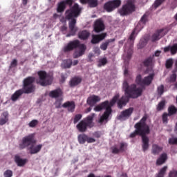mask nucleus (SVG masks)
I'll return each mask as SVG.
<instances>
[{
	"label": "nucleus",
	"instance_id": "nucleus-28",
	"mask_svg": "<svg viewBox=\"0 0 177 177\" xmlns=\"http://www.w3.org/2000/svg\"><path fill=\"white\" fill-rule=\"evenodd\" d=\"M171 52V55H176L177 53V44H174L172 46H168L164 48L165 53L167 52Z\"/></svg>",
	"mask_w": 177,
	"mask_h": 177
},
{
	"label": "nucleus",
	"instance_id": "nucleus-51",
	"mask_svg": "<svg viewBox=\"0 0 177 177\" xmlns=\"http://www.w3.org/2000/svg\"><path fill=\"white\" fill-rule=\"evenodd\" d=\"M158 95H161L164 93V85H160L158 87Z\"/></svg>",
	"mask_w": 177,
	"mask_h": 177
},
{
	"label": "nucleus",
	"instance_id": "nucleus-31",
	"mask_svg": "<svg viewBox=\"0 0 177 177\" xmlns=\"http://www.w3.org/2000/svg\"><path fill=\"white\" fill-rule=\"evenodd\" d=\"M167 159L168 156H167V153H162L156 160V165H162Z\"/></svg>",
	"mask_w": 177,
	"mask_h": 177
},
{
	"label": "nucleus",
	"instance_id": "nucleus-62",
	"mask_svg": "<svg viewBox=\"0 0 177 177\" xmlns=\"http://www.w3.org/2000/svg\"><path fill=\"white\" fill-rule=\"evenodd\" d=\"M87 177H96V176L93 174V173H91L87 176Z\"/></svg>",
	"mask_w": 177,
	"mask_h": 177
},
{
	"label": "nucleus",
	"instance_id": "nucleus-22",
	"mask_svg": "<svg viewBox=\"0 0 177 177\" xmlns=\"http://www.w3.org/2000/svg\"><path fill=\"white\" fill-rule=\"evenodd\" d=\"M26 93V91L22 88L17 90L11 96L10 100L12 102H17L20 97L23 95V94Z\"/></svg>",
	"mask_w": 177,
	"mask_h": 177
},
{
	"label": "nucleus",
	"instance_id": "nucleus-7",
	"mask_svg": "<svg viewBox=\"0 0 177 177\" xmlns=\"http://www.w3.org/2000/svg\"><path fill=\"white\" fill-rule=\"evenodd\" d=\"M135 3H136L135 0H127L126 3L119 10L120 16H129L133 12H136V5Z\"/></svg>",
	"mask_w": 177,
	"mask_h": 177
},
{
	"label": "nucleus",
	"instance_id": "nucleus-19",
	"mask_svg": "<svg viewBox=\"0 0 177 177\" xmlns=\"http://www.w3.org/2000/svg\"><path fill=\"white\" fill-rule=\"evenodd\" d=\"M107 37V33L104 32L99 35H92L91 44L93 45H96V44H100Z\"/></svg>",
	"mask_w": 177,
	"mask_h": 177
},
{
	"label": "nucleus",
	"instance_id": "nucleus-50",
	"mask_svg": "<svg viewBox=\"0 0 177 177\" xmlns=\"http://www.w3.org/2000/svg\"><path fill=\"white\" fill-rule=\"evenodd\" d=\"M17 66V59H15L11 62L9 68H13Z\"/></svg>",
	"mask_w": 177,
	"mask_h": 177
},
{
	"label": "nucleus",
	"instance_id": "nucleus-52",
	"mask_svg": "<svg viewBox=\"0 0 177 177\" xmlns=\"http://www.w3.org/2000/svg\"><path fill=\"white\" fill-rule=\"evenodd\" d=\"M93 136H94V138L99 139V138L102 136V133H100V131H95L93 133Z\"/></svg>",
	"mask_w": 177,
	"mask_h": 177
},
{
	"label": "nucleus",
	"instance_id": "nucleus-55",
	"mask_svg": "<svg viewBox=\"0 0 177 177\" xmlns=\"http://www.w3.org/2000/svg\"><path fill=\"white\" fill-rule=\"evenodd\" d=\"M56 109H60L62 107V102L59 100H57L55 103Z\"/></svg>",
	"mask_w": 177,
	"mask_h": 177
},
{
	"label": "nucleus",
	"instance_id": "nucleus-58",
	"mask_svg": "<svg viewBox=\"0 0 177 177\" xmlns=\"http://www.w3.org/2000/svg\"><path fill=\"white\" fill-rule=\"evenodd\" d=\"M160 55H161V51L160 50H156L155 52L154 56H156V57H158V56H160Z\"/></svg>",
	"mask_w": 177,
	"mask_h": 177
},
{
	"label": "nucleus",
	"instance_id": "nucleus-1",
	"mask_svg": "<svg viewBox=\"0 0 177 177\" xmlns=\"http://www.w3.org/2000/svg\"><path fill=\"white\" fill-rule=\"evenodd\" d=\"M81 13H82V7L80 6L78 3H75L72 7L66 10L65 17H62L60 19L61 23H66L67 20L69 21L68 27L71 33L68 34L66 37L75 35V32H77L78 30L75 26V24H77V19L81 16Z\"/></svg>",
	"mask_w": 177,
	"mask_h": 177
},
{
	"label": "nucleus",
	"instance_id": "nucleus-13",
	"mask_svg": "<svg viewBox=\"0 0 177 177\" xmlns=\"http://www.w3.org/2000/svg\"><path fill=\"white\" fill-rule=\"evenodd\" d=\"M74 0H64L58 3L57 12V13H63L64 10H66V8H67V5L71 8L73 6V3Z\"/></svg>",
	"mask_w": 177,
	"mask_h": 177
},
{
	"label": "nucleus",
	"instance_id": "nucleus-47",
	"mask_svg": "<svg viewBox=\"0 0 177 177\" xmlns=\"http://www.w3.org/2000/svg\"><path fill=\"white\" fill-rule=\"evenodd\" d=\"M165 2V0H156L153 6L154 8H158V6H160V5H162V3Z\"/></svg>",
	"mask_w": 177,
	"mask_h": 177
},
{
	"label": "nucleus",
	"instance_id": "nucleus-12",
	"mask_svg": "<svg viewBox=\"0 0 177 177\" xmlns=\"http://www.w3.org/2000/svg\"><path fill=\"white\" fill-rule=\"evenodd\" d=\"M120 6L121 0H113L105 3L104 5V9L106 10V12L110 13V12H113L114 9H117V8H119Z\"/></svg>",
	"mask_w": 177,
	"mask_h": 177
},
{
	"label": "nucleus",
	"instance_id": "nucleus-8",
	"mask_svg": "<svg viewBox=\"0 0 177 177\" xmlns=\"http://www.w3.org/2000/svg\"><path fill=\"white\" fill-rule=\"evenodd\" d=\"M34 82H35V77L29 76L24 79L22 90L26 94L32 93L35 91Z\"/></svg>",
	"mask_w": 177,
	"mask_h": 177
},
{
	"label": "nucleus",
	"instance_id": "nucleus-34",
	"mask_svg": "<svg viewBox=\"0 0 177 177\" xmlns=\"http://www.w3.org/2000/svg\"><path fill=\"white\" fill-rule=\"evenodd\" d=\"M162 151V147L154 144L152 145V154H154V156H157L158 154H160Z\"/></svg>",
	"mask_w": 177,
	"mask_h": 177
},
{
	"label": "nucleus",
	"instance_id": "nucleus-46",
	"mask_svg": "<svg viewBox=\"0 0 177 177\" xmlns=\"http://www.w3.org/2000/svg\"><path fill=\"white\" fill-rule=\"evenodd\" d=\"M30 128H35L37 125H38V120H32L28 124Z\"/></svg>",
	"mask_w": 177,
	"mask_h": 177
},
{
	"label": "nucleus",
	"instance_id": "nucleus-21",
	"mask_svg": "<svg viewBox=\"0 0 177 177\" xmlns=\"http://www.w3.org/2000/svg\"><path fill=\"white\" fill-rule=\"evenodd\" d=\"M129 99H132V97H129V95H122L121 98L118 101V107L119 109H122L124 106H127V103L129 102Z\"/></svg>",
	"mask_w": 177,
	"mask_h": 177
},
{
	"label": "nucleus",
	"instance_id": "nucleus-20",
	"mask_svg": "<svg viewBox=\"0 0 177 177\" xmlns=\"http://www.w3.org/2000/svg\"><path fill=\"white\" fill-rule=\"evenodd\" d=\"M98 102H100V97L93 95L87 98L86 103L90 106L91 107H93L96 103H98Z\"/></svg>",
	"mask_w": 177,
	"mask_h": 177
},
{
	"label": "nucleus",
	"instance_id": "nucleus-40",
	"mask_svg": "<svg viewBox=\"0 0 177 177\" xmlns=\"http://www.w3.org/2000/svg\"><path fill=\"white\" fill-rule=\"evenodd\" d=\"M164 107H165V100L160 101L156 108L157 111H161V110H164Z\"/></svg>",
	"mask_w": 177,
	"mask_h": 177
},
{
	"label": "nucleus",
	"instance_id": "nucleus-48",
	"mask_svg": "<svg viewBox=\"0 0 177 177\" xmlns=\"http://www.w3.org/2000/svg\"><path fill=\"white\" fill-rule=\"evenodd\" d=\"M81 118H82V115H81V114L75 115V118L73 119V123L77 124V122H78V121H80V120H81Z\"/></svg>",
	"mask_w": 177,
	"mask_h": 177
},
{
	"label": "nucleus",
	"instance_id": "nucleus-64",
	"mask_svg": "<svg viewBox=\"0 0 177 177\" xmlns=\"http://www.w3.org/2000/svg\"><path fill=\"white\" fill-rule=\"evenodd\" d=\"M174 89H177V82L174 84Z\"/></svg>",
	"mask_w": 177,
	"mask_h": 177
},
{
	"label": "nucleus",
	"instance_id": "nucleus-45",
	"mask_svg": "<svg viewBox=\"0 0 177 177\" xmlns=\"http://www.w3.org/2000/svg\"><path fill=\"white\" fill-rule=\"evenodd\" d=\"M3 176L4 177H12V176H13V171L10 169H7L6 171H4Z\"/></svg>",
	"mask_w": 177,
	"mask_h": 177
},
{
	"label": "nucleus",
	"instance_id": "nucleus-27",
	"mask_svg": "<svg viewBox=\"0 0 177 177\" xmlns=\"http://www.w3.org/2000/svg\"><path fill=\"white\" fill-rule=\"evenodd\" d=\"M42 149V144L35 146L32 145L30 147L28 148V150L30 151V154H37L41 151Z\"/></svg>",
	"mask_w": 177,
	"mask_h": 177
},
{
	"label": "nucleus",
	"instance_id": "nucleus-39",
	"mask_svg": "<svg viewBox=\"0 0 177 177\" xmlns=\"http://www.w3.org/2000/svg\"><path fill=\"white\" fill-rule=\"evenodd\" d=\"M63 66L64 68H70L73 66V61L71 59H65Z\"/></svg>",
	"mask_w": 177,
	"mask_h": 177
},
{
	"label": "nucleus",
	"instance_id": "nucleus-2",
	"mask_svg": "<svg viewBox=\"0 0 177 177\" xmlns=\"http://www.w3.org/2000/svg\"><path fill=\"white\" fill-rule=\"evenodd\" d=\"M147 121V115H145L142 118L135 124V131L131 133L129 138H133L136 136H141L142 141V150L146 151L149 149V137L146 135L150 133V126L146 122Z\"/></svg>",
	"mask_w": 177,
	"mask_h": 177
},
{
	"label": "nucleus",
	"instance_id": "nucleus-23",
	"mask_svg": "<svg viewBox=\"0 0 177 177\" xmlns=\"http://www.w3.org/2000/svg\"><path fill=\"white\" fill-rule=\"evenodd\" d=\"M81 82H82V77L80 76H75L71 79L69 85L71 88H74L75 86L80 85Z\"/></svg>",
	"mask_w": 177,
	"mask_h": 177
},
{
	"label": "nucleus",
	"instance_id": "nucleus-26",
	"mask_svg": "<svg viewBox=\"0 0 177 177\" xmlns=\"http://www.w3.org/2000/svg\"><path fill=\"white\" fill-rule=\"evenodd\" d=\"M63 95V91L60 88H57L50 91L48 96L52 97V99H57Z\"/></svg>",
	"mask_w": 177,
	"mask_h": 177
},
{
	"label": "nucleus",
	"instance_id": "nucleus-25",
	"mask_svg": "<svg viewBox=\"0 0 177 177\" xmlns=\"http://www.w3.org/2000/svg\"><path fill=\"white\" fill-rule=\"evenodd\" d=\"M14 160L18 167H24L25 164L28 162V159H22L19 155H15Z\"/></svg>",
	"mask_w": 177,
	"mask_h": 177
},
{
	"label": "nucleus",
	"instance_id": "nucleus-61",
	"mask_svg": "<svg viewBox=\"0 0 177 177\" xmlns=\"http://www.w3.org/2000/svg\"><path fill=\"white\" fill-rule=\"evenodd\" d=\"M28 2V0H22V3L23 5H24V6L27 5Z\"/></svg>",
	"mask_w": 177,
	"mask_h": 177
},
{
	"label": "nucleus",
	"instance_id": "nucleus-29",
	"mask_svg": "<svg viewBox=\"0 0 177 177\" xmlns=\"http://www.w3.org/2000/svg\"><path fill=\"white\" fill-rule=\"evenodd\" d=\"M91 33L88 30H82L79 32L78 38L82 41H86L89 38Z\"/></svg>",
	"mask_w": 177,
	"mask_h": 177
},
{
	"label": "nucleus",
	"instance_id": "nucleus-6",
	"mask_svg": "<svg viewBox=\"0 0 177 177\" xmlns=\"http://www.w3.org/2000/svg\"><path fill=\"white\" fill-rule=\"evenodd\" d=\"M93 118H95V113L88 115L86 118L81 120L77 125L76 128L79 132H86L88 128H93L95 123H93Z\"/></svg>",
	"mask_w": 177,
	"mask_h": 177
},
{
	"label": "nucleus",
	"instance_id": "nucleus-54",
	"mask_svg": "<svg viewBox=\"0 0 177 177\" xmlns=\"http://www.w3.org/2000/svg\"><path fill=\"white\" fill-rule=\"evenodd\" d=\"M169 145H177V138H171L169 140Z\"/></svg>",
	"mask_w": 177,
	"mask_h": 177
},
{
	"label": "nucleus",
	"instance_id": "nucleus-41",
	"mask_svg": "<svg viewBox=\"0 0 177 177\" xmlns=\"http://www.w3.org/2000/svg\"><path fill=\"white\" fill-rule=\"evenodd\" d=\"M107 63H108L107 58L106 57L102 58L98 61L97 67H102V66H106Z\"/></svg>",
	"mask_w": 177,
	"mask_h": 177
},
{
	"label": "nucleus",
	"instance_id": "nucleus-17",
	"mask_svg": "<svg viewBox=\"0 0 177 177\" xmlns=\"http://www.w3.org/2000/svg\"><path fill=\"white\" fill-rule=\"evenodd\" d=\"M132 113H133V108L130 107L125 109L121 112L119 116H118V120L120 121H126V120H128V118L132 115Z\"/></svg>",
	"mask_w": 177,
	"mask_h": 177
},
{
	"label": "nucleus",
	"instance_id": "nucleus-44",
	"mask_svg": "<svg viewBox=\"0 0 177 177\" xmlns=\"http://www.w3.org/2000/svg\"><path fill=\"white\" fill-rule=\"evenodd\" d=\"M172 66H174V59H169L166 61L165 67L166 68H172Z\"/></svg>",
	"mask_w": 177,
	"mask_h": 177
},
{
	"label": "nucleus",
	"instance_id": "nucleus-57",
	"mask_svg": "<svg viewBox=\"0 0 177 177\" xmlns=\"http://www.w3.org/2000/svg\"><path fill=\"white\" fill-rule=\"evenodd\" d=\"M89 0H80V3H82V5H86V3H88Z\"/></svg>",
	"mask_w": 177,
	"mask_h": 177
},
{
	"label": "nucleus",
	"instance_id": "nucleus-18",
	"mask_svg": "<svg viewBox=\"0 0 177 177\" xmlns=\"http://www.w3.org/2000/svg\"><path fill=\"white\" fill-rule=\"evenodd\" d=\"M104 28L106 27L104 26V22L102 19H97L93 26V31L95 32L99 33L102 32V31H104Z\"/></svg>",
	"mask_w": 177,
	"mask_h": 177
},
{
	"label": "nucleus",
	"instance_id": "nucleus-30",
	"mask_svg": "<svg viewBox=\"0 0 177 177\" xmlns=\"http://www.w3.org/2000/svg\"><path fill=\"white\" fill-rule=\"evenodd\" d=\"M115 39H109L102 42L100 46L101 50H107V48H109V45L111 44V42H114Z\"/></svg>",
	"mask_w": 177,
	"mask_h": 177
},
{
	"label": "nucleus",
	"instance_id": "nucleus-49",
	"mask_svg": "<svg viewBox=\"0 0 177 177\" xmlns=\"http://www.w3.org/2000/svg\"><path fill=\"white\" fill-rule=\"evenodd\" d=\"M169 177H177V170L172 169L169 172Z\"/></svg>",
	"mask_w": 177,
	"mask_h": 177
},
{
	"label": "nucleus",
	"instance_id": "nucleus-16",
	"mask_svg": "<svg viewBox=\"0 0 177 177\" xmlns=\"http://www.w3.org/2000/svg\"><path fill=\"white\" fill-rule=\"evenodd\" d=\"M77 140L80 145H84L86 142L87 143H95L96 140L92 137H88L86 134L82 133L77 136Z\"/></svg>",
	"mask_w": 177,
	"mask_h": 177
},
{
	"label": "nucleus",
	"instance_id": "nucleus-42",
	"mask_svg": "<svg viewBox=\"0 0 177 177\" xmlns=\"http://www.w3.org/2000/svg\"><path fill=\"white\" fill-rule=\"evenodd\" d=\"M87 3L90 8H96L99 5L97 0H88Z\"/></svg>",
	"mask_w": 177,
	"mask_h": 177
},
{
	"label": "nucleus",
	"instance_id": "nucleus-36",
	"mask_svg": "<svg viewBox=\"0 0 177 177\" xmlns=\"http://www.w3.org/2000/svg\"><path fill=\"white\" fill-rule=\"evenodd\" d=\"M167 169H168V167H163L162 169H160V171L156 174V177H164L165 176V173L167 172Z\"/></svg>",
	"mask_w": 177,
	"mask_h": 177
},
{
	"label": "nucleus",
	"instance_id": "nucleus-9",
	"mask_svg": "<svg viewBox=\"0 0 177 177\" xmlns=\"http://www.w3.org/2000/svg\"><path fill=\"white\" fill-rule=\"evenodd\" d=\"M154 75L155 74L153 73L142 79V75H138L136 77V83L140 86H149L151 85L154 80Z\"/></svg>",
	"mask_w": 177,
	"mask_h": 177
},
{
	"label": "nucleus",
	"instance_id": "nucleus-5",
	"mask_svg": "<svg viewBox=\"0 0 177 177\" xmlns=\"http://www.w3.org/2000/svg\"><path fill=\"white\" fill-rule=\"evenodd\" d=\"M123 89L124 91L125 95L132 97V99H137L139 96H142L143 90L142 88H138L136 84H131L129 86L128 82H124Z\"/></svg>",
	"mask_w": 177,
	"mask_h": 177
},
{
	"label": "nucleus",
	"instance_id": "nucleus-60",
	"mask_svg": "<svg viewBox=\"0 0 177 177\" xmlns=\"http://www.w3.org/2000/svg\"><path fill=\"white\" fill-rule=\"evenodd\" d=\"M72 64L73 66H77V64H78V60H74Z\"/></svg>",
	"mask_w": 177,
	"mask_h": 177
},
{
	"label": "nucleus",
	"instance_id": "nucleus-35",
	"mask_svg": "<svg viewBox=\"0 0 177 177\" xmlns=\"http://www.w3.org/2000/svg\"><path fill=\"white\" fill-rule=\"evenodd\" d=\"M177 113V108L175 107V106L171 105L170 106H169L168 108V115L170 116L174 115V114H176Z\"/></svg>",
	"mask_w": 177,
	"mask_h": 177
},
{
	"label": "nucleus",
	"instance_id": "nucleus-33",
	"mask_svg": "<svg viewBox=\"0 0 177 177\" xmlns=\"http://www.w3.org/2000/svg\"><path fill=\"white\" fill-rule=\"evenodd\" d=\"M162 30H157L151 37V41L152 42H156V41H158V39L162 38Z\"/></svg>",
	"mask_w": 177,
	"mask_h": 177
},
{
	"label": "nucleus",
	"instance_id": "nucleus-10",
	"mask_svg": "<svg viewBox=\"0 0 177 177\" xmlns=\"http://www.w3.org/2000/svg\"><path fill=\"white\" fill-rule=\"evenodd\" d=\"M39 80L38 82V84L41 85V86H48V85L52 84V77L48 75V73H46L44 71H40L37 73Z\"/></svg>",
	"mask_w": 177,
	"mask_h": 177
},
{
	"label": "nucleus",
	"instance_id": "nucleus-32",
	"mask_svg": "<svg viewBox=\"0 0 177 177\" xmlns=\"http://www.w3.org/2000/svg\"><path fill=\"white\" fill-rule=\"evenodd\" d=\"M8 121H9V113L6 111L1 114V118H0V125H5Z\"/></svg>",
	"mask_w": 177,
	"mask_h": 177
},
{
	"label": "nucleus",
	"instance_id": "nucleus-56",
	"mask_svg": "<svg viewBox=\"0 0 177 177\" xmlns=\"http://www.w3.org/2000/svg\"><path fill=\"white\" fill-rule=\"evenodd\" d=\"M60 30L62 32H64V31H67V25H64L62 26L61 28H60Z\"/></svg>",
	"mask_w": 177,
	"mask_h": 177
},
{
	"label": "nucleus",
	"instance_id": "nucleus-11",
	"mask_svg": "<svg viewBox=\"0 0 177 177\" xmlns=\"http://www.w3.org/2000/svg\"><path fill=\"white\" fill-rule=\"evenodd\" d=\"M35 143H37V140L34 138V134L26 136L22 138V142L19 144V149L23 150V149L29 147V146L31 147Z\"/></svg>",
	"mask_w": 177,
	"mask_h": 177
},
{
	"label": "nucleus",
	"instance_id": "nucleus-37",
	"mask_svg": "<svg viewBox=\"0 0 177 177\" xmlns=\"http://www.w3.org/2000/svg\"><path fill=\"white\" fill-rule=\"evenodd\" d=\"M148 42H149V39H147V38L141 39L139 42L138 48L140 49H142V48H145V46H146V45H147Z\"/></svg>",
	"mask_w": 177,
	"mask_h": 177
},
{
	"label": "nucleus",
	"instance_id": "nucleus-59",
	"mask_svg": "<svg viewBox=\"0 0 177 177\" xmlns=\"http://www.w3.org/2000/svg\"><path fill=\"white\" fill-rule=\"evenodd\" d=\"M91 111H92L91 107H88L86 109V113H91Z\"/></svg>",
	"mask_w": 177,
	"mask_h": 177
},
{
	"label": "nucleus",
	"instance_id": "nucleus-4",
	"mask_svg": "<svg viewBox=\"0 0 177 177\" xmlns=\"http://www.w3.org/2000/svg\"><path fill=\"white\" fill-rule=\"evenodd\" d=\"M77 48H78L79 50H76L74 52L73 59H78V57L84 56V55H85V50H86V46L84 44H81L80 40L76 39L69 41L67 45L63 48V51L65 53L71 52V50H74V49H77Z\"/></svg>",
	"mask_w": 177,
	"mask_h": 177
},
{
	"label": "nucleus",
	"instance_id": "nucleus-43",
	"mask_svg": "<svg viewBox=\"0 0 177 177\" xmlns=\"http://www.w3.org/2000/svg\"><path fill=\"white\" fill-rule=\"evenodd\" d=\"M168 117H171L170 115L168 114V113H163L162 115V121L163 124H168Z\"/></svg>",
	"mask_w": 177,
	"mask_h": 177
},
{
	"label": "nucleus",
	"instance_id": "nucleus-63",
	"mask_svg": "<svg viewBox=\"0 0 177 177\" xmlns=\"http://www.w3.org/2000/svg\"><path fill=\"white\" fill-rule=\"evenodd\" d=\"M124 75H128V69L125 68L124 72Z\"/></svg>",
	"mask_w": 177,
	"mask_h": 177
},
{
	"label": "nucleus",
	"instance_id": "nucleus-24",
	"mask_svg": "<svg viewBox=\"0 0 177 177\" xmlns=\"http://www.w3.org/2000/svg\"><path fill=\"white\" fill-rule=\"evenodd\" d=\"M62 107L67 109L68 111L71 113H74L75 110V102L74 101H67L63 104Z\"/></svg>",
	"mask_w": 177,
	"mask_h": 177
},
{
	"label": "nucleus",
	"instance_id": "nucleus-38",
	"mask_svg": "<svg viewBox=\"0 0 177 177\" xmlns=\"http://www.w3.org/2000/svg\"><path fill=\"white\" fill-rule=\"evenodd\" d=\"M142 63L145 67H149V66H151V64H153V57H149L145 60H144Z\"/></svg>",
	"mask_w": 177,
	"mask_h": 177
},
{
	"label": "nucleus",
	"instance_id": "nucleus-3",
	"mask_svg": "<svg viewBox=\"0 0 177 177\" xmlns=\"http://www.w3.org/2000/svg\"><path fill=\"white\" fill-rule=\"evenodd\" d=\"M118 99H120V94H116L110 102H109V100H106L94 108L95 111H102V110H105L103 115L100 118V124H103L104 121H107V120H109L110 114H111L113 111L111 107L117 103V100H118Z\"/></svg>",
	"mask_w": 177,
	"mask_h": 177
},
{
	"label": "nucleus",
	"instance_id": "nucleus-15",
	"mask_svg": "<svg viewBox=\"0 0 177 177\" xmlns=\"http://www.w3.org/2000/svg\"><path fill=\"white\" fill-rule=\"evenodd\" d=\"M146 21H147V15L145 14L141 17L140 22L138 24L135 29L132 31L131 34L129 37V41H131V42H133V41H135V38L136 37L135 34H136V30L139 27H140L141 24H146Z\"/></svg>",
	"mask_w": 177,
	"mask_h": 177
},
{
	"label": "nucleus",
	"instance_id": "nucleus-53",
	"mask_svg": "<svg viewBox=\"0 0 177 177\" xmlns=\"http://www.w3.org/2000/svg\"><path fill=\"white\" fill-rule=\"evenodd\" d=\"M176 74L174 73L170 76V82H175L176 81Z\"/></svg>",
	"mask_w": 177,
	"mask_h": 177
},
{
	"label": "nucleus",
	"instance_id": "nucleus-14",
	"mask_svg": "<svg viewBox=\"0 0 177 177\" xmlns=\"http://www.w3.org/2000/svg\"><path fill=\"white\" fill-rule=\"evenodd\" d=\"M112 154H120V153H124L126 150H128V144L127 142H122L120 143L119 148L117 145L111 147Z\"/></svg>",
	"mask_w": 177,
	"mask_h": 177
}]
</instances>
